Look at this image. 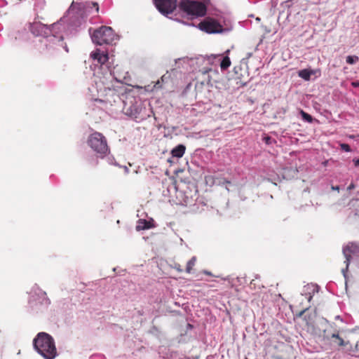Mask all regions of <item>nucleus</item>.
Listing matches in <instances>:
<instances>
[{"instance_id":"obj_15","label":"nucleus","mask_w":359,"mask_h":359,"mask_svg":"<svg viewBox=\"0 0 359 359\" xmlns=\"http://www.w3.org/2000/svg\"><path fill=\"white\" fill-rule=\"evenodd\" d=\"M196 257H193L187 263V268H186V271L187 273H190L191 272V270L192 269V267L194 266L195 264V262H196Z\"/></svg>"},{"instance_id":"obj_26","label":"nucleus","mask_w":359,"mask_h":359,"mask_svg":"<svg viewBox=\"0 0 359 359\" xmlns=\"http://www.w3.org/2000/svg\"><path fill=\"white\" fill-rule=\"evenodd\" d=\"M185 151V147L181 144V157L183 156Z\"/></svg>"},{"instance_id":"obj_13","label":"nucleus","mask_w":359,"mask_h":359,"mask_svg":"<svg viewBox=\"0 0 359 359\" xmlns=\"http://www.w3.org/2000/svg\"><path fill=\"white\" fill-rule=\"evenodd\" d=\"M231 65V61L229 57H224L221 63L220 67L222 69H226Z\"/></svg>"},{"instance_id":"obj_16","label":"nucleus","mask_w":359,"mask_h":359,"mask_svg":"<svg viewBox=\"0 0 359 359\" xmlns=\"http://www.w3.org/2000/svg\"><path fill=\"white\" fill-rule=\"evenodd\" d=\"M300 114L302 115V118L308 123H311L313 121L312 116L309 114L306 113L303 110L300 111Z\"/></svg>"},{"instance_id":"obj_35","label":"nucleus","mask_w":359,"mask_h":359,"mask_svg":"<svg viewBox=\"0 0 359 359\" xmlns=\"http://www.w3.org/2000/svg\"><path fill=\"white\" fill-rule=\"evenodd\" d=\"M96 101L102 102L101 100H96Z\"/></svg>"},{"instance_id":"obj_25","label":"nucleus","mask_w":359,"mask_h":359,"mask_svg":"<svg viewBox=\"0 0 359 359\" xmlns=\"http://www.w3.org/2000/svg\"><path fill=\"white\" fill-rule=\"evenodd\" d=\"M355 166L358 167L359 166V158L358 159H353V160Z\"/></svg>"},{"instance_id":"obj_6","label":"nucleus","mask_w":359,"mask_h":359,"mask_svg":"<svg viewBox=\"0 0 359 359\" xmlns=\"http://www.w3.org/2000/svg\"><path fill=\"white\" fill-rule=\"evenodd\" d=\"M156 9L163 15L168 16L177 8V0H153Z\"/></svg>"},{"instance_id":"obj_2","label":"nucleus","mask_w":359,"mask_h":359,"mask_svg":"<svg viewBox=\"0 0 359 359\" xmlns=\"http://www.w3.org/2000/svg\"><path fill=\"white\" fill-rule=\"evenodd\" d=\"M90 148L100 154L101 157L106 156L109 151L106 137L100 133L95 132L88 139Z\"/></svg>"},{"instance_id":"obj_22","label":"nucleus","mask_w":359,"mask_h":359,"mask_svg":"<svg viewBox=\"0 0 359 359\" xmlns=\"http://www.w3.org/2000/svg\"><path fill=\"white\" fill-rule=\"evenodd\" d=\"M160 83H161L160 81H159V80H158V81L156 82V83H155V85H154V88L155 89H159V88H161V85Z\"/></svg>"},{"instance_id":"obj_8","label":"nucleus","mask_w":359,"mask_h":359,"mask_svg":"<svg viewBox=\"0 0 359 359\" xmlns=\"http://www.w3.org/2000/svg\"><path fill=\"white\" fill-rule=\"evenodd\" d=\"M359 251V247L355 243H349L343 248V254L346 258L345 262L346 263V267L345 269H342V273L346 277V272L348 269L349 262L352 255L358 253Z\"/></svg>"},{"instance_id":"obj_32","label":"nucleus","mask_w":359,"mask_h":359,"mask_svg":"<svg viewBox=\"0 0 359 359\" xmlns=\"http://www.w3.org/2000/svg\"><path fill=\"white\" fill-rule=\"evenodd\" d=\"M164 79H165V76H163L161 77V81H162V82H163V81H164Z\"/></svg>"},{"instance_id":"obj_34","label":"nucleus","mask_w":359,"mask_h":359,"mask_svg":"<svg viewBox=\"0 0 359 359\" xmlns=\"http://www.w3.org/2000/svg\"><path fill=\"white\" fill-rule=\"evenodd\" d=\"M168 162H170V163H172V161L171 160H170V159L168 160Z\"/></svg>"},{"instance_id":"obj_12","label":"nucleus","mask_w":359,"mask_h":359,"mask_svg":"<svg viewBox=\"0 0 359 359\" xmlns=\"http://www.w3.org/2000/svg\"><path fill=\"white\" fill-rule=\"evenodd\" d=\"M313 73H314L313 71L305 69L300 70L298 73V75L302 79H303L306 81H309L311 78V76L312 74H313Z\"/></svg>"},{"instance_id":"obj_9","label":"nucleus","mask_w":359,"mask_h":359,"mask_svg":"<svg viewBox=\"0 0 359 359\" xmlns=\"http://www.w3.org/2000/svg\"><path fill=\"white\" fill-rule=\"evenodd\" d=\"M90 57L94 60H97L100 65L105 64L109 60V55L107 53L102 52L100 49H97L92 52Z\"/></svg>"},{"instance_id":"obj_17","label":"nucleus","mask_w":359,"mask_h":359,"mask_svg":"<svg viewBox=\"0 0 359 359\" xmlns=\"http://www.w3.org/2000/svg\"><path fill=\"white\" fill-rule=\"evenodd\" d=\"M359 58L356 55H348L346 57V62L350 65H353L358 61Z\"/></svg>"},{"instance_id":"obj_33","label":"nucleus","mask_w":359,"mask_h":359,"mask_svg":"<svg viewBox=\"0 0 359 359\" xmlns=\"http://www.w3.org/2000/svg\"><path fill=\"white\" fill-rule=\"evenodd\" d=\"M336 318H337V319H339V318H340V317H339V316H336Z\"/></svg>"},{"instance_id":"obj_23","label":"nucleus","mask_w":359,"mask_h":359,"mask_svg":"<svg viewBox=\"0 0 359 359\" xmlns=\"http://www.w3.org/2000/svg\"><path fill=\"white\" fill-rule=\"evenodd\" d=\"M264 140H265L266 144H271V138L270 137H264Z\"/></svg>"},{"instance_id":"obj_20","label":"nucleus","mask_w":359,"mask_h":359,"mask_svg":"<svg viewBox=\"0 0 359 359\" xmlns=\"http://www.w3.org/2000/svg\"><path fill=\"white\" fill-rule=\"evenodd\" d=\"M171 180H172V185H173V187H174V189H175V191H177V189H178V187H177V180H176V177H174V176H172V177H171Z\"/></svg>"},{"instance_id":"obj_31","label":"nucleus","mask_w":359,"mask_h":359,"mask_svg":"<svg viewBox=\"0 0 359 359\" xmlns=\"http://www.w3.org/2000/svg\"><path fill=\"white\" fill-rule=\"evenodd\" d=\"M332 189L339 191V187H332Z\"/></svg>"},{"instance_id":"obj_11","label":"nucleus","mask_w":359,"mask_h":359,"mask_svg":"<svg viewBox=\"0 0 359 359\" xmlns=\"http://www.w3.org/2000/svg\"><path fill=\"white\" fill-rule=\"evenodd\" d=\"M332 343L336 346H345L347 344L344 339L339 336V333H333L331 335Z\"/></svg>"},{"instance_id":"obj_27","label":"nucleus","mask_w":359,"mask_h":359,"mask_svg":"<svg viewBox=\"0 0 359 359\" xmlns=\"http://www.w3.org/2000/svg\"><path fill=\"white\" fill-rule=\"evenodd\" d=\"M355 188V186L353 183H351L348 187V190H351Z\"/></svg>"},{"instance_id":"obj_29","label":"nucleus","mask_w":359,"mask_h":359,"mask_svg":"<svg viewBox=\"0 0 359 359\" xmlns=\"http://www.w3.org/2000/svg\"><path fill=\"white\" fill-rule=\"evenodd\" d=\"M187 329H192V328H193V326H192L191 324L187 323Z\"/></svg>"},{"instance_id":"obj_28","label":"nucleus","mask_w":359,"mask_h":359,"mask_svg":"<svg viewBox=\"0 0 359 359\" xmlns=\"http://www.w3.org/2000/svg\"><path fill=\"white\" fill-rule=\"evenodd\" d=\"M352 85L355 87H359V81L353 82Z\"/></svg>"},{"instance_id":"obj_36","label":"nucleus","mask_w":359,"mask_h":359,"mask_svg":"<svg viewBox=\"0 0 359 359\" xmlns=\"http://www.w3.org/2000/svg\"><path fill=\"white\" fill-rule=\"evenodd\" d=\"M168 172H169V171H168V170H167V171H166V172H165V173H166V175H168Z\"/></svg>"},{"instance_id":"obj_3","label":"nucleus","mask_w":359,"mask_h":359,"mask_svg":"<svg viewBox=\"0 0 359 359\" xmlns=\"http://www.w3.org/2000/svg\"><path fill=\"white\" fill-rule=\"evenodd\" d=\"M91 38L93 43L101 46L111 43L114 39V34L110 27L102 26L94 31Z\"/></svg>"},{"instance_id":"obj_19","label":"nucleus","mask_w":359,"mask_h":359,"mask_svg":"<svg viewBox=\"0 0 359 359\" xmlns=\"http://www.w3.org/2000/svg\"><path fill=\"white\" fill-rule=\"evenodd\" d=\"M173 158H180V145L176 146L172 151Z\"/></svg>"},{"instance_id":"obj_14","label":"nucleus","mask_w":359,"mask_h":359,"mask_svg":"<svg viewBox=\"0 0 359 359\" xmlns=\"http://www.w3.org/2000/svg\"><path fill=\"white\" fill-rule=\"evenodd\" d=\"M205 183L209 186H213L216 184V177L213 175H207L205 177Z\"/></svg>"},{"instance_id":"obj_1","label":"nucleus","mask_w":359,"mask_h":359,"mask_svg":"<svg viewBox=\"0 0 359 359\" xmlns=\"http://www.w3.org/2000/svg\"><path fill=\"white\" fill-rule=\"evenodd\" d=\"M34 346L37 352L46 359H53L56 355V348L53 339L45 332H40L34 339Z\"/></svg>"},{"instance_id":"obj_30","label":"nucleus","mask_w":359,"mask_h":359,"mask_svg":"<svg viewBox=\"0 0 359 359\" xmlns=\"http://www.w3.org/2000/svg\"><path fill=\"white\" fill-rule=\"evenodd\" d=\"M180 172V170L179 169H175L174 170L173 172L175 175H177V173Z\"/></svg>"},{"instance_id":"obj_18","label":"nucleus","mask_w":359,"mask_h":359,"mask_svg":"<svg viewBox=\"0 0 359 359\" xmlns=\"http://www.w3.org/2000/svg\"><path fill=\"white\" fill-rule=\"evenodd\" d=\"M231 184L230 181L224 179L216 177V185H224Z\"/></svg>"},{"instance_id":"obj_5","label":"nucleus","mask_w":359,"mask_h":359,"mask_svg":"<svg viewBox=\"0 0 359 359\" xmlns=\"http://www.w3.org/2000/svg\"><path fill=\"white\" fill-rule=\"evenodd\" d=\"M46 48L50 55H53L56 52H59L61 49L65 48L68 51L66 44L64 43L62 36L52 35L46 39Z\"/></svg>"},{"instance_id":"obj_21","label":"nucleus","mask_w":359,"mask_h":359,"mask_svg":"<svg viewBox=\"0 0 359 359\" xmlns=\"http://www.w3.org/2000/svg\"><path fill=\"white\" fill-rule=\"evenodd\" d=\"M341 148L344 150L345 151H350L351 149L348 144H341Z\"/></svg>"},{"instance_id":"obj_24","label":"nucleus","mask_w":359,"mask_h":359,"mask_svg":"<svg viewBox=\"0 0 359 359\" xmlns=\"http://www.w3.org/2000/svg\"><path fill=\"white\" fill-rule=\"evenodd\" d=\"M93 7L95 8V10H96V12L97 13L99 11V6H98V4L97 3H93Z\"/></svg>"},{"instance_id":"obj_4","label":"nucleus","mask_w":359,"mask_h":359,"mask_svg":"<svg viewBox=\"0 0 359 359\" xmlns=\"http://www.w3.org/2000/svg\"><path fill=\"white\" fill-rule=\"evenodd\" d=\"M181 10L184 11L188 15L191 16L202 17L205 15L207 8L202 2L182 0Z\"/></svg>"},{"instance_id":"obj_10","label":"nucleus","mask_w":359,"mask_h":359,"mask_svg":"<svg viewBox=\"0 0 359 359\" xmlns=\"http://www.w3.org/2000/svg\"><path fill=\"white\" fill-rule=\"evenodd\" d=\"M153 222V219L146 220L143 219H140L137 222L136 230L139 231L142 230L151 229L154 226Z\"/></svg>"},{"instance_id":"obj_7","label":"nucleus","mask_w":359,"mask_h":359,"mask_svg":"<svg viewBox=\"0 0 359 359\" xmlns=\"http://www.w3.org/2000/svg\"><path fill=\"white\" fill-rule=\"evenodd\" d=\"M198 27L207 33H219L222 31V26L215 20L208 18L200 22Z\"/></svg>"}]
</instances>
